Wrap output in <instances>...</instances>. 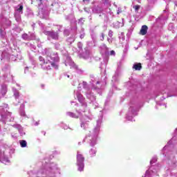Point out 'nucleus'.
<instances>
[{"label":"nucleus","instance_id":"f257e3e1","mask_svg":"<svg viewBox=\"0 0 177 177\" xmlns=\"http://www.w3.org/2000/svg\"><path fill=\"white\" fill-rule=\"evenodd\" d=\"M44 34L48 35V37H50L53 39H59V34L53 30H44Z\"/></svg>","mask_w":177,"mask_h":177},{"label":"nucleus","instance_id":"f03ea898","mask_svg":"<svg viewBox=\"0 0 177 177\" xmlns=\"http://www.w3.org/2000/svg\"><path fill=\"white\" fill-rule=\"evenodd\" d=\"M147 30H149V27L146 25H143L140 30V35H146V34H147Z\"/></svg>","mask_w":177,"mask_h":177},{"label":"nucleus","instance_id":"7ed1b4c3","mask_svg":"<svg viewBox=\"0 0 177 177\" xmlns=\"http://www.w3.org/2000/svg\"><path fill=\"white\" fill-rule=\"evenodd\" d=\"M84 156L82 154H77V164L84 163Z\"/></svg>","mask_w":177,"mask_h":177},{"label":"nucleus","instance_id":"20e7f679","mask_svg":"<svg viewBox=\"0 0 177 177\" xmlns=\"http://www.w3.org/2000/svg\"><path fill=\"white\" fill-rule=\"evenodd\" d=\"M133 68L136 71H140V70H142V64L141 63H137L133 64Z\"/></svg>","mask_w":177,"mask_h":177},{"label":"nucleus","instance_id":"39448f33","mask_svg":"<svg viewBox=\"0 0 177 177\" xmlns=\"http://www.w3.org/2000/svg\"><path fill=\"white\" fill-rule=\"evenodd\" d=\"M67 115H69V117H71L72 118H78L77 115L73 112H68Z\"/></svg>","mask_w":177,"mask_h":177},{"label":"nucleus","instance_id":"423d86ee","mask_svg":"<svg viewBox=\"0 0 177 177\" xmlns=\"http://www.w3.org/2000/svg\"><path fill=\"white\" fill-rule=\"evenodd\" d=\"M78 165V171H80V172L84 171V163H77Z\"/></svg>","mask_w":177,"mask_h":177},{"label":"nucleus","instance_id":"0eeeda50","mask_svg":"<svg viewBox=\"0 0 177 177\" xmlns=\"http://www.w3.org/2000/svg\"><path fill=\"white\" fill-rule=\"evenodd\" d=\"M48 63H50L51 66L53 67V68H55V70H57V68H59V66H57L55 62L48 61Z\"/></svg>","mask_w":177,"mask_h":177},{"label":"nucleus","instance_id":"6e6552de","mask_svg":"<svg viewBox=\"0 0 177 177\" xmlns=\"http://www.w3.org/2000/svg\"><path fill=\"white\" fill-rule=\"evenodd\" d=\"M21 147H27V142L26 140H21L19 142Z\"/></svg>","mask_w":177,"mask_h":177},{"label":"nucleus","instance_id":"1a4fd4ad","mask_svg":"<svg viewBox=\"0 0 177 177\" xmlns=\"http://www.w3.org/2000/svg\"><path fill=\"white\" fill-rule=\"evenodd\" d=\"M133 8L134 10L138 11V10L140 9V6H139V5L133 6Z\"/></svg>","mask_w":177,"mask_h":177},{"label":"nucleus","instance_id":"9d476101","mask_svg":"<svg viewBox=\"0 0 177 177\" xmlns=\"http://www.w3.org/2000/svg\"><path fill=\"white\" fill-rule=\"evenodd\" d=\"M18 12H22L23 10V5H20L19 8L17 9Z\"/></svg>","mask_w":177,"mask_h":177},{"label":"nucleus","instance_id":"9b49d317","mask_svg":"<svg viewBox=\"0 0 177 177\" xmlns=\"http://www.w3.org/2000/svg\"><path fill=\"white\" fill-rule=\"evenodd\" d=\"M110 55L111 56H115V51H114V50H111V52H110Z\"/></svg>","mask_w":177,"mask_h":177},{"label":"nucleus","instance_id":"f8f14e48","mask_svg":"<svg viewBox=\"0 0 177 177\" xmlns=\"http://www.w3.org/2000/svg\"><path fill=\"white\" fill-rule=\"evenodd\" d=\"M109 37H113V31L109 30Z\"/></svg>","mask_w":177,"mask_h":177},{"label":"nucleus","instance_id":"ddd939ff","mask_svg":"<svg viewBox=\"0 0 177 177\" xmlns=\"http://www.w3.org/2000/svg\"><path fill=\"white\" fill-rule=\"evenodd\" d=\"M102 41L104 39V34H102Z\"/></svg>","mask_w":177,"mask_h":177},{"label":"nucleus","instance_id":"4468645a","mask_svg":"<svg viewBox=\"0 0 177 177\" xmlns=\"http://www.w3.org/2000/svg\"><path fill=\"white\" fill-rule=\"evenodd\" d=\"M47 68H48V70H50V68H50V66H48Z\"/></svg>","mask_w":177,"mask_h":177},{"label":"nucleus","instance_id":"2eb2a0df","mask_svg":"<svg viewBox=\"0 0 177 177\" xmlns=\"http://www.w3.org/2000/svg\"><path fill=\"white\" fill-rule=\"evenodd\" d=\"M0 32L2 33V30H1V28H0Z\"/></svg>","mask_w":177,"mask_h":177},{"label":"nucleus","instance_id":"dca6fc26","mask_svg":"<svg viewBox=\"0 0 177 177\" xmlns=\"http://www.w3.org/2000/svg\"><path fill=\"white\" fill-rule=\"evenodd\" d=\"M46 135V132H44V136Z\"/></svg>","mask_w":177,"mask_h":177}]
</instances>
